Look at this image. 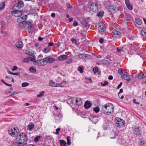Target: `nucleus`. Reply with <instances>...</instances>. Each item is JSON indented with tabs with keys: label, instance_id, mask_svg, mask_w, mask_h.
<instances>
[{
	"label": "nucleus",
	"instance_id": "obj_1",
	"mask_svg": "<svg viewBox=\"0 0 146 146\" xmlns=\"http://www.w3.org/2000/svg\"><path fill=\"white\" fill-rule=\"evenodd\" d=\"M55 61V59L52 58L45 57L43 59L38 60L34 61V64L36 65L43 66L48 63H52Z\"/></svg>",
	"mask_w": 146,
	"mask_h": 146
},
{
	"label": "nucleus",
	"instance_id": "obj_31",
	"mask_svg": "<svg viewBox=\"0 0 146 146\" xmlns=\"http://www.w3.org/2000/svg\"><path fill=\"white\" fill-rule=\"evenodd\" d=\"M104 12L103 11H101L99 12H98L97 15V16L99 17H102L104 15Z\"/></svg>",
	"mask_w": 146,
	"mask_h": 146
},
{
	"label": "nucleus",
	"instance_id": "obj_16",
	"mask_svg": "<svg viewBox=\"0 0 146 146\" xmlns=\"http://www.w3.org/2000/svg\"><path fill=\"white\" fill-rule=\"evenodd\" d=\"M111 125V123L109 122H105L103 125V127L104 129H107L110 128V126Z\"/></svg>",
	"mask_w": 146,
	"mask_h": 146
},
{
	"label": "nucleus",
	"instance_id": "obj_62",
	"mask_svg": "<svg viewBox=\"0 0 146 146\" xmlns=\"http://www.w3.org/2000/svg\"><path fill=\"white\" fill-rule=\"evenodd\" d=\"M99 42L101 43H102L104 42V39L102 38H101L100 39Z\"/></svg>",
	"mask_w": 146,
	"mask_h": 146
},
{
	"label": "nucleus",
	"instance_id": "obj_64",
	"mask_svg": "<svg viewBox=\"0 0 146 146\" xmlns=\"http://www.w3.org/2000/svg\"><path fill=\"white\" fill-rule=\"evenodd\" d=\"M61 84L58 83L55 84V87H61Z\"/></svg>",
	"mask_w": 146,
	"mask_h": 146
},
{
	"label": "nucleus",
	"instance_id": "obj_12",
	"mask_svg": "<svg viewBox=\"0 0 146 146\" xmlns=\"http://www.w3.org/2000/svg\"><path fill=\"white\" fill-rule=\"evenodd\" d=\"M27 18V15H22L21 16L19 17L17 19V21L18 23H21L26 22L25 21Z\"/></svg>",
	"mask_w": 146,
	"mask_h": 146
},
{
	"label": "nucleus",
	"instance_id": "obj_41",
	"mask_svg": "<svg viewBox=\"0 0 146 146\" xmlns=\"http://www.w3.org/2000/svg\"><path fill=\"white\" fill-rule=\"evenodd\" d=\"M94 111L96 113H98L100 111V108L98 106H96L93 108Z\"/></svg>",
	"mask_w": 146,
	"mask_h": 146
},
{
	"label": "nucleus",
	"instance_id": "obj_44",
	"mask_svg": "<svg viewBox=\"0 0 146 146\" xmlns=\"http://www.w3.org/2000/svg\"><path fill=\"white\" fill-rule=\"evenodd\" d=\"M29 85V84L28 82H23L22 84V86L24 87H27Z\"/></svg>",
	"mask_w": 146,
	"mask_h": 146
},
{
	"label": "nucleus",
	"instance_id": "obj_9",
	"mask_svg": "<svg viewBox=\"0 0 146 146\" xmlns=\"http://www.w3.org/2000/svg\"><path fill=\"white\" fill-rule=\"evenodd\" d=\"M116 126L117 127H121L123 125L125 124V121L119 118L116 119Z\"/></svg>",
	"mask_w": 146,
	"mask_h": 146
},
{
	"label": "nucleus",
	"instance_id": "obj_15",
	"mask_svg": "<svg viewBox=\"0 0 146 146\" xmlns=\"http://www.w3.org/2000/svg\"><path fill=\"white\" fill-rule=\"evenodd\" d=\"M28 21H26L23 22L18 23L19 24H18V26L20 28H25V27L26 26Z\"/></svg>",
	"mask_w": 146,
	"mask_h": 146
},
{
	"label": "nucleus",
	"instance_id": "obj_58",
	"mask_svg": "<svg viewBox=\"0 0 146 146\" xmlns=\"http://www.w3.org/2000/svg\"><path fill=\"white\" fill-rule=\"evenodd\" d=\"M125 2L126 6L129 5V0H125Z\"/></svg>",
	"mask_w": 146,
	"mask_h": 146
},
{
	"label": "nucleus",
	"instance_id": "obj_46",
	"mask_svg": "<svg viewBox=\"0 0 146 146\" xmlns=\"http://www.w3.org/2000/svg\"><path fill=\"white\" fill-rule=\"evenodd\" d=\"M1 28L2 29V30H4L5 27V24L4 22L3 21H2L1 22Z\"/></svg>",
	"mask_w": 146,
	"mask_h": 146
},
{
	"label": "nucleus",
	"instance_id": "obj_14",
	"mask_svg": "<svg viewBox=\"0 0 146 146\" xmlns=\"http://www.w3.org/2000/svg\"><path fill=\"white\" fill-rule=\"evenodd\" d=\"M117 142L124 146H127L128 145V143L127 142V141L124 139H119L117 140Z\"/></svg>",
	"mask_w": 146,
	"mask_h": 146
},
{
	"label": "nucleus",
	"instance_id": "obj_51",
	"mask_svg": "<svg viewBox=\"0 0 146 146\" xmlns=\"http://www.w3.org/2000/svg\"><path fill=\"white\" fill-rule=\"evenodd\" d=\"M101 85L103 86H105L106 85H107L108 84V82L107 81H105L104 82V83H101Z\"/></svg>",
	"mask_w": 146,
	"mask_h": 146
},
{
	"label": "nucleus",
	"instance_id": "obj_60",
	"mask_svg": "<svg viewBox=\"0 0 146 146\" xmlns=\"http://www.w3.org/2000/svg\"><path fill=\"white\" fill-rule=\"evenodd\" d=\"M66 6L68 8H71L72 7V6L69 3H67Z\"/></svg>",
	"mask_w": 146,
	"mask_h": 146
},
{
	"label": "nucleus",
	"instance_id": "obj_43",
	"mask_svg": "<svg viewBox=\"0 0 146 146\" xmlns=\"http://www.w3.org/2000/svg\"><path fill=\"white\" fill-rule=\"evenodd\" d=\"M30 57V61H31L32 62H34V61H36L35 60H36V57L34 56H33L32 57Z\"/></svg>",
	"mask_w": 146,
	"mask_h": 146
},
{
	"label": "nucleus",
	"instance_id": "obj_56",
	"mask_svg": "<svg viewBox=\"0 0 146 146\" xmlns=\"http://www.w3.org/2000/svg\"><path fill=\"white\" fill-rule=\"evenodd\" d=\"M78 70L80 71V72L82 73L83 72V68L82 67H80L78 68Z\"/></svg>",
	"mask_w": 146,
	"mask_h": 146
},
{
	"label": "nucleus",
	"instance_id": "obj_2",
	"mask_svg": "<svg viewBox=\"0 0 146 146\" xmlns=\"http://www.w3.org/2000/svg\"><path fill=\"white\" fill-rule=\"evenodd\" d=\"M114 108L112 104L108 103L103 106L102 108V112L106 115H109L113 112Z\"/></svg>",
	"mask_w": 146,
	"mask_h": 146
},
{
	"label": "nucleus",
	"instance_id": "obj_29",
	"mask_svg": "<svg viewBox=\"0 0 146 146\" xmlns=\"http://www.w3.org/2000/svg\"><path fill=\"white\" fill-rule=\"evenodd\" d=\"M28 127L27 129V130H29L30 131H31L32 129H33L34 127V124H32L31 125H28Z\"/></svg>",
	"mask_w": 146,
	"mask_h": 146
},
{
	"label": "nucleus",
	"instance_id": "obj_22",
	"mask_svg": "<svg viewBox=\"0 0 146 146\" xmlns=\"http://www.w3.org/2000/svg\"><path fill=\"white\" fill-rule=\"evenodd\" d=\"M16 46L19 48H22L23 46V43L21 41H18L15 44Z\"/></svg>",
	"mask_w": 146,
	"mask_h": 146
},
{
	"label": "nucleus",
	"instance_id": "obj_48",
	"mask_svg": "<svg viewBox=\"0 0 146 146\" xmlns=\"http://www.w3.org/2000/svg\"><path fill=\"white\" fill-rule=\"evenodd\" d=\"M118 73L120 75H121L123 73L122 69L121 68H119L118 71Z\"/></svg>",
	"mask_w": 146,
	"mask_h": 146
},
{
	"label": "nucleus",
	"instance_id": "obj_52",
	"mask_svg": "<svg viewBox=\"0 0 146 146\" xmlns=\"http://www.w3.org/2000/svg\"><path fill=\"white\" fill-rule=\"evenodd\" d=\"M127 8L129 9V10H131L133 9V7L132 5H131L130 4L129 5H127L126 6Z\"/></svg>",
	"mask_w": 146,
	"mask_h": 146
},
{
	"label": "nucleus",
	"instance_id": "obj_26",
	"mask_svg": "<svg viewBox=\"0 0 146 146\" xmlns=\"http://www.w3.org/2000/svg\"><path fill=\"white\" fill-rule=\"evenodd\" d=\"M62 118V115L61 113H59L58 115H55V120L60 121Z\"/></svg>",
	"mask_w": 146,
	"mask_h": 146
},
{
	"label": "nucleus",
	"instance_id": "obj_33",
	"mask_svg": "<svg viewBox=\"0 0 146 146\" xmlns=\"http://www.w3.org/2000/svg\"><path fill=\"white\" fill-rule=\"evenodd\" d=\"M60 143L61 146H65L66 144V142L64 140H60Z\"/></svg>",
	"mask_w": 146,
	"mask_h": 146
},
{
	"label": "nucleus",
	"instance_id": "obj_28",
	"mask_svg": "<svg viewBox=\"0 0 146 146\" xmlns=\"http://www.w3.org/2000/svg\"><path fill=\"white\" fill-rule=\"evenodd\" d=\"M23 6V2L22 1H19L17 4V7L21 8Z\"/></svg>",
	"mask_w": 146,
	"mask_h": 146
},
{
	"label": "nucleus",
	"instance_id": "obj_8",
	"mask_svg": "<svg viewBox=\"0 0 146 146\" xmlns=\"http://www.w3.org/2000/svg\"><path fill=\"white\" fill-rule=\"evenodd\" d=\"M89 119L93 123L96 124L99 121V119L97 116L93 114H91L89 117Z\"/></svg>",
	"mask_w": 146,
	"mask_h": 146
},
{
	"label": "nucleus",
	"instance_id": "obj_17",
	"mask_svg": "<svg viewBox=\"0 0 146 146\" xmlns=\"http://www.w3.org/2000/svg\"><path fill=\"white\" fill-rule=\"evenodd\" d=\"M82 103V101L80 98H78L77 97H76V99L75 102L74 104H77L78 106L80 105Z\"/></svg>",
	"mask_w": 146,
	"mask_h": 146
},
{
	"label": "nucleus",
	"instance_id": "obj_57",
	"mask_svg": "<svg viewBox=\"0 0 146 146\" xmlns=\"http://www.w3.org/2000/svg\"><path fill=\"white\" fill-rule=\"evenodd\" d=\"M21 73L20 72H18L16 73H12V75H20Z\"/></svg>",
	"mask_w": 146,
	"mask_h": 146
},
{
	"label": "nucleus",
	"instance_id": "obj_32",
	"mask_svg": "<svg viewBox=\"0 0 146 146\" xmlns=\"http://www.w3.org/2000/svg\"><path fill=\"white\" fill-rule=\"evenodd\" d=\"M139 143V145L140 146H146V142L145 141H141Z\"/></svg>",
	"mask_w": 146,
	"mask_h": 146
},
{
	"label": "nucleus",
	"instance_id": "obj_42",
	"mask_svg": "<svg viewBox=\"0 0 146 146\" xmlns=\"http://www.w3.org/2000/svg\"><path fill=\"white\" fill-rule=\"evenodd\" d=\"M30 72H36V69L33 67H31L29 69Z\"/></svg>",
	"mask_w": 146,
	"mask_h": 146
},
{
	"label": "nucleus",
	"instance_id": "obj_21",
	"mask_svg": "<svg viewBox=\"0 0 146 146\" xmlns=\"http://www.w3.org/2000/svg\"><path fill=\"white\" fill-rule=\"evenodd\" d=\"M121 78L129 81L130 80V76L129 75L124 74L121 76Z\"/></svg>",
	"mask_w": 146,
	"mask_h": 146
},
{
	"label": "nucleus",
	"instance_id": "obj_30",
	"mask_svg": "<svg viewBox=\"0 0 146 146\" xmlns=\"http://www.w3.org/2000/svg\"><path fill=\"white\" fill-rule=\"evenodd\" d=\"M135 21L136 23L139 25H140L142 23V21L141 19L139 18H136L135 19Z\"/></svg>",
	"mask_w": 146,
	"mask_h": 146
},
{
	"label": "nucleus",
	"instance_id": "obj_39",
	"mask_svg": "<svg viewBox=\"0 0 146 146\" xmlns=\"http://www.w3.org/2000/svg\"><path fill=\"white\" fill-rule=\"evenodd\" d=\"M49 85L52 87H55V82L51 80H50L49 83Z\"/></svg>",
	"mask_w": 146,
	"mask_h": 146
},
{
	"label": "nucleus",
	"instance_id": "obj_18",
	"mask_svg": "<svg viewBox=\"0 0 146 146\" xmlns=\"http://www.w3.org/2000/svg\"><path fill=\"white\" fill-rule=\"evenodd\" d=\"M68 57L67 55H62L58 57V60H59L63 61L67 59Z\"/></svg>",
	"mask_w": 146,
	"mask_h": 146
},
{
	"label": "nucleus",
	"instance_id": "obj_5",
	"mask_svg": "<svg viewBox=\"0 0 146 146\" xmlns=\"http://www.w3.org/2000/svg\"><path fill=\"white\" fill-rule=\"evenodd\" d=\"M99 33L101 34H104L106 32V29L104 27V25L102 22H100L98 25Z\"/></svg>",
	"mask_w": 146,
	"mask_h": 146
},
{
	"label": "nucleus",
	"instance_id": "obj_53",
	"mask_svg": "<svg viewBox=\"0 0 146 146\" xmlns=\"http://www.w3.org/2000/svg\"><path fill=\"white\" fill-rule=\"evenodd\" d=\"M72 62V59L71 58H70L68 59L67 61V64H70Z\"/></svg>",
	"mask_w": 146,
	"mask_h": 146
},
{
	"label": "nucleus",
	"instance_id": "obj_27",
	"mask_svg": "<svg viewBox=\"0 0 146 146\" xmlns=\"http://www.w3.org/2000/svg\"><path fill=\"white\" fill-rule=\"evenodd\" d=\"M76 99V97H71V98H69V99L68 100V101L70 102L72 104H74Z\"/></svg>",
	"mask_w": 146,
	"mask_h": 146
},
{
	"label": "nucleus",
	"instance_id": "obj_23",
	"mask_svg": "<svg viewBox=\"0 0 146 146\" xmlns=\"http://www.w3.org/2000/svg\"><path fill=\"white\" fill-rule=\"evenodd\" d=\"M146 76V73H145L141 72L138 76V78L139 79H141L145 78Z\"/></svg>",
	"mask_w": 146,
	"mask_h": 146
},
{
	"label": "nucleus",
	"instance_id": "obj_49",
	"mask_svg": "<svg viewBox=\"0 0 146 146\" xmlns=\"http://www.w3.org/2000/svg\"><path fill=\"white\" fill-rule=\"evenodd\" d=\"M60 131V129L59 127L56 130V132H55V134L56 135H58L59 134V132Z\"/></svg>",
	"mask_w": 146,
	"mask_h": 146
},
{
	"label": "nucleus",
	"instance_id": "obj_4",
	"mask_svg": "<svg viewBox=\"0 0 146 146\" xmlns=\"http://www.w3.org/2000/svg\"><path fill=\"white\" fill-rule=\"evenodd\" d=\"M88 7L90 10L93 12H96L98 11L97 3L92 2L89 4Z\"/></svg>",
	"mask_w": 146,
	"mask_h": 146
},
{
	"label": "nucleus",
	"instance_id": "obj_36",
	"mask_svg": "<svg viewBox=\"0 0 146 146\" xmlns=\"http://www.w3.org/2000/svg\"><path fill=\"white\" fill-rule=\"evenodd\" d=\"M50 48L49 47H47L44 48V52L45 53H46L49 52L50 51Z\"/></svg>",
	"mask_w": 146,
	"mask_h": 146
},
{
	"label": "nucleus",
	"instance_id": "obj_19",
	"mask_svg": "<svg viewBox=\"0 0 146 146\" xmlns=\"http://www.w3.org/2000/svg\"><path fill=\"white\" fill-rule=\"evenodd\" d=\"M26 28L28 29V32L30 33L32 31V26L31 23L30 21H28Z\"/></svg>",
	"mask_w": 146,
	"mask_h": 146
},
{
	"label": "nucleus",
	"instance_id": "obj_20",
	"mask_svg": "<svg viewBox=\"0 0 146 146\" xmlns=\"http://www.w3.org/2000/svg\"><path fill=\"white\" fill-rule=\"evenodd\" d=\"M92 104L90 101H87L85 103L84 106L85 109L89 108L91 106Z\"/></svg>",
	"mask_w": 146,
	"mask_h": 146
},
{
	"label": "nucleus",
	"instance_id": "obj_47",
	"mask_svg": "<svg viewBox=\"0 0 146 146\" xmlns=\"http://www.w3.org/2000/svg\"><path fill=\"white\" fill-rule=\"evenodd\" d=\"M70 137L68 136L67 138V144L69 145H70L71 143V140L70 139Z\"/></svg>",
	"mask_w": 146,
	"mask_h": 146
},
{
	"label": "nucleus",
	"instance_id": "obj_45",
	"mask_svg": "<svg viewBox=\"0 0 146 146\" xmlns=\"http://www.w3.org/2000/svg\"><path fill=\"white\" fill-rule=\"evenodd\" d=\"M98 67H95L93 69V71L94 73L97 72L98 71Z\"/></svg>",
	"mask_w": 146,
	"mask_h": 146
},
{
	"label": "nucleus",
	"instance_id": "obj_35",
	"mask_svg": "<svg viewBox=\"0 0 146 146\" xmlns=\"http://www.w3.org/2000/svg\"><path fill=\"white\" fill-rule=\"evenodd\" d=\"M45 92L44 91H42L40 92V94H38L37 96V97L40 98L43 96Z\"/></svg>",
	"mask_w": 146,
	"mask_h": 146
},
{
	"label": "nucleus",
	"instance_id": "obj_11",
	"mask_svg": "<svg viewBox=\"0 0 146 146\" xmlns=\"http://www.w3.org/2000/svg\"><path fill=\"white\" fill-rule=\"evenodd\" d=\"M108 9L109 12L114 13L116 12L117 9L115 5H110L108 7Z\"/></svg>",
	"mask_w": 146,
	"mask_h": 146
},
{
	"label": "nucleus",
	"instance_id": "obj_37",
	"mask_svg": "<svg viewBox=\"0 0 146 146\" xmlns=\"http://www.w3.org/2000/svg\"><path fill=\"white\" fill-rule=\"evenodd\" d=\"M5 6V3L4 2H2L0 4V10L4 8Z\"/></svg>",
	"mask_w": 146,
	"mask_h": 146
},
{
	"label": "nucleus",
	"instance_id": "obj_38",
	"mask_svg": "<svg viewBox=\"0 0 146 146\" xmlns=\"http://www.w3.org/2000/svg\"><path fill=\"white\" fill-rule=\"evenodd\" d=\"M23 61L25 62L28 63L30 61V57L25 58Z\"/></svg>",
	"mask_w": 146,
	"mask_h": 146
},
{
	"label": "nucleus",
	"instance_id": "obj_40",
	"mask_svg": "<svg viewBox=\"0 0 146 146\" xmlns=\"http://www.w3.org/2000/svg\"><path fill=\"white\" fill-rule=\"evenodd\" d=\"M40 136H37L36 137H35L34 141L35 142H37L40 139Z\"/></svg>",
	"mask_w": 146,
	"mask_h": 146
},
{
	"label": "nucleus",
	"instance_id": "obj_25",
	"mask_svg": "<svg viewBox=\"0 0 146 146\" xmlns=\"http://www.w3.org/2000/svg\"><path fill=\"white\" fill-rule=\"evenodd\" d=\"M141 34L142 36L146 38V28L143 29L141 31Z\"/></svg>",
	"mask_w": 146,
	"mask_h": 146
},
{
	"label": "nucleus",
	"instance_id": "obj_7",
	"mask_svg": "<svg viewBox=\"0 0 146 146\" xmlns=\"http://www.w3.org/2000/svg\"><path fill=\"white\" fill-rule=\"evenodd\" d=\"M17 128V127H12L8 130L9 133L12 136H15L17 135L16 133H18Z\"/></svg>",
	"mask_w": 146,
	"mask_h": 146
},
{
	"label": "nucleus",
	"instance_id": "obj_61",
	"mask_svg": "<svg viewBox=\"0 0 146 146\" xmlns=\"http://www.w3.org/2000/svg\"><path fill=\"white\" fill-rule=\"evenodd\" d=\"M123 82H121L120 84L118 85V86H117V88L118 89H119L121 87V86Z\"/></svg>",
	"mask_w": 146,
	"mask_h": 146
},
{
	"label": "nucleus",
	"instance_id": "obj_55",
	"mask_svg": "<svg viewBox=\"0 0 146 146\" xmlns=\"http://www.w3.org/2000/svg\"><path fill=\"white\" fill-rule=\"evenodd\" d=\"M78 23L77 21H74L73 24V25L74 27H75L78 26Z\"/></svg>",
	"mask_w": 146,
	"mask_h": 146
},
{
	"label": "nucleus",
	"instance_id": "obj_10",
	"mask_svg": "<svg viewBox=\"0 0 146 146\" xmlns=\"http://www.w3.org/2000/svg\"><path fill=\"white\" fill-rule=\"evenodd\" d=\"M12 15L17 17H19L21 16L22 15V12L20 10H16L12 12Z\"/></svg>",
	"mask_w": 146,
	"mask_h": 146
},
{
	"label": "nucleus",
	"instance_id": "obj_34",
	"mask_svg": "<svg viewBox=\"0 0 146 146\" xmlns=\"http://www.w3.org/2000/svg\"><path fill=\"white\" fill-rule=\"evenodd\" d=\"M125 19L127 21H130L131 19V16L127 14L125 15Z\"/></svg>",
	"mask_w": 146,
	"mask_h": 146
},
{
	"label": "nucleus",
	"instance_id": "obj_59",
	"mask_svg": "<svg viewBox=\"0 0 146 146\" xmlns=\"http://www.w3.org/2000/svg\"><path fill=\"white\" fill-rule=\"evenodd\" d=\"M18 69V67L16 66H14L13 68L12 69V70L13 71H14L15 70H17Z\"/></svg>",
	"mask_w": 146,
	"mask_h": 146
},
{
	"label": "nucleus",
	"instance_id": "obj_50",
	"mask_svg": "<svg viewBox=\"0 0 146 146\" xmlns=\"http://www.w3.org/2000/svg\"><path fill=\"white\" fill-rule=\"evenodd\" d=\"M71 40L74 44H76L77 43L76 40L74 38H72L71 39Z\"/></svg>",
	"mask_w": 146,
	"mask_h": 146
},
{
	"label": "nucleus",
	"instance_id": "obj_13",
	"mask_svg": "<svg viewBox=\"0 0 146 146\" xmlns=\"http://www.w3.org/2000/svg\"><path fill=\"white\" fill-rule=\"evenodd\" d=\"M133 133L137 135H141V127H135L134 129Z\"/></svg>",
	"mask_w": 146,
	"mask_h": 146
},
{
	"label": "nucleus",
	"instance_id": "obj_3",
	"mask_svg": "<svg viewBox=\"0 0 146 146\" xmlns=\"http://www.w3.org/2000/svg\"><path fill=\"white\" fill-rule=\"evenodd\" d=\"M16 139L18 141L20 146H24L27 144L28 141L27 135L25 133H22L18 136Z\"/></svg>",
	"mask_w": 146,
	"mask_h": 146
},
{
	"label": "nucleus",
	"instance_id": "obj_6",
	"mask_svg": "<svg viewBox=\"0 0 146 146\" xmlns=\"http://www.w3.org/2000/svg\"><path fill=\"white\" fill-rule=\"evenodd\" d=\"M111 32L112 35L116 38H119L121 36V33L115 29L112 30Z\"/></svg>",
	"mask_w": 146,
	"mask_h": 146
},
{
	"label": "nucleus",
	"instance_id": "obj_24",
	"mask_svg": "<svg viewBox=\"0 0 146 146\" xmlns=\"http://www.w3.org/2000/svg\"><path fill=\"white\" fill-rule=\"evenodd\" d=\"M89 55L86 54H79L78 55V57L80 58H83L84 57L85 58H88Z\"/></svg>",
	"mask_w": 146,
	"mask_h": 146
},
{
	"label": "nucleus",
	"instance_id": "obj_54",
	"mask_svg": "<svg viewBox=\"0 0 146 146\" xmlns=\"http://www.w3.org/2000/svg\"><path fill=\"white\" fill-rule=\"evenodd\" d=\"M114 134L115 135V136L114 137H110L111 138H112V139L115 138L116 137V136H117V135H118L117 133L116 132H114Z\"/></svg>",
	"mask_w": 146,
	"mask_h": 146
},
{
	"label": "nucleus",
	"instance_id": "obj_63",
	"mask_svg": "<svg viewBox=\"0 0 146 146\" xmlns=\"http://www.w3.org/2000/svg\"><path fill=\"white\" fill-rule=\"evenodd\" d=\"M25 53L28 54L29 55H31L32 54V53L31 54L30 52L27 50H26L25 51Z\"/></svg>",
	"mask_w": 146,
	"mask_h": 146
}]
</instances>
